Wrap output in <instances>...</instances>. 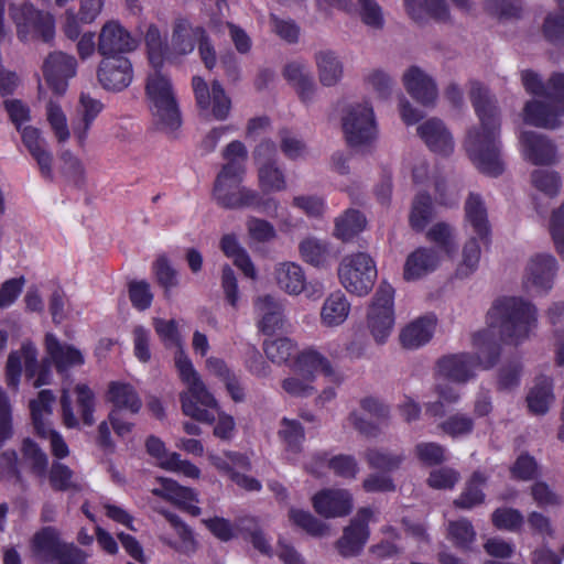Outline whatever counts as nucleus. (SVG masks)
<instances>
[{
  "mask_svg": "<svg viewBox=\"0 0 564 564\" xmlns=\"http://www.w3.org/2000/svg\"><path fill=\"white\" fill-rule=\"evenodd\" d=\"M243 177L245 175L238 173L219 171L213 187V199L218 206L226 209H242L260 205V193L242 185Z\"/></svg>",
  "mask_w": 564,
  "mask_h": 564,
  "instance_id": "nucleus-10",
  "label": "nucleus"
},
{
  "mask_svg": "<svg viewBox=\"0 0 564 564\" xmlns=\"http://www.w3.org/2000/svg\"><path fill=\"white\" fill-rule=\"evenodd\" d=\"M258 327L264 334H273L283 326V306L271 295L259 296L256 301Z\"/></svg>",
  "mask_w": 564,
  "mask_h": 564,
  "instance_id": "nucleus-33",
  "label": "nucleus"
},
{
  "mask_svg": "<svg viewBox=\"0 0 564 564\" xmlns=\"http://www.w3.org/2000/svg\"><path fill=\"white\" fill-rule=\"evenodd\" d=\"M54 400L55 397L52 391L42 390L39 392L37 398L30 402V410L36 434L41 438L48 441L54 457L63 459L68 456L69 448L63 436L53 430L50 423Z\"/></svg>",
  "mask_w": 564,
  "mask_h": 564,
  "instance_id": "nucleus-12",
  "label": "nucleus"
},
{
  "mask_svg": "<svg viewBox=\"0 0 564 564\" xmlns=\"http://www.w3.org/2000/svg\"><path fill=\"white\" fill-rule=\"evenodd\" d=\"M22 368H24L28 379H34L35 388L50 383L52 378L51 361L46 359L39 362L37 350L30 341L23 343L19 350L11 351L8 357L6 377L10 388L18 389Z\"/></svg>",
  "mask_w": 564,
  "mask_h": 564,
  "instance_id": "nucleus-7",
  "label": "nucleus"
},
{
  "mask_svg": "<svg viewBox=\"0 0 564 564\" xmlns=\"http://www.w3.org/2000/svg\"><path fill=\"white\" fill-rule=\"evenodd\" d=\"M174 362L178 377L186 387L180 394L183 413L198 422L213 423L215 415L209 412V409H218L217 400L209 392L183 349L176 351Z\"/></svg>",
  "mask_w": 564,
  "mask_h": 564,
  "instance_id": "nucleus-4",
  "label": "nucleus"
},
{
  "mask_svg": "<svg viewBox=\"0 0 564 564\" xmlns=\"http://www.w3.org/2000/svg\"><path fill=\"white\" fill-rule=\"evenodd\" d=\"M107 399L117 410H126L132 414L142 408V401L135 389L126 382L112 381L109 383Z\"/></svg>",
  "mask_w": 564,
  "mask_h": 564,
  "instance_id": "nucleus-40",
  "label": "nucleus"
},
{
  "mask_svg": "<svg viewBox=\"0 0 564 564\" xmlns=\"http://www.w3.org/2000/svg\"><path fill=\"white\" fill-rule=\"evenodd\" d=\"M538 326V308L520 296L496 300L487 313V327L473 335L474 355L462 352L444 356L437 362L440 377L465 383L477 368H492L501 354L500 343L520 345Z\"/></svg>",
  "mask_w": 564,
  "mask_h": 564,
  "instance_id": "nucleus-1",
  "label": "nucleus"
},
{
  "mask_svg": "<svg viewBox=\"0 0 564 564\" xmlns=\"http://www.w3.org/2000/svg\"><path fill=\"white\" fill-rule=\"evenodd\" d=\"M149 61L153 68H159L169 59V44L163 39L160 30L154 24H149L145 35Z\"/></svg>",
  "mask_w": 564,
  "mask_h": 564,
  "instance_id": "nucleus-47",
  "label": "nucleus"
},
{
  "mask_svg": "<svg viewBox=\"0 0 564 564\" xmlns=\"http://www.w3.org/2000/svg\"><path fill=\"white\" fill-rule=\"evenodd\" d=\"M558 270L557 260L550 253H538L530 258L525 267L523 286L528 292L547 293L554 284Z\"/></svg>",
  "mask_w": 564,
  "mask_h": 564,
  "instance_id": "nucleus-14",
  "label": "nucleus"
},
{
  "mask_svg": "<svg viewBox=\"0 0 564 564\" xmlns=\"http://www.w3.org/2000/svg\"><path fill=\"white\" fill-rule=\"evenodd\" d=\"M78 62L72 54L62 51L50 53L43 62L42 72L50 89L57 96H63L68 89V83L77 75Z\"/></svg>",
  "mask_w": 564,
  "mask_h": 564,
  "instance_id": "nucleus-13",
  "label": "nucleus"
},
{
  "mask_svg": "<svg viewBox=\"0 0 564 564\" xmlns=\"http://www.w3.org/2000/svg\"><path fill=\"white\" fill-rule=\"evenodd\" d=\"M447 536L455 546L467 551L476 539V532L471 523L466 519L451 521L447 528Z\"/></svg>",
  "mask_w": 564,
  "mask_h": 564,
  "instance_id": "nucleus-57",
  "label": "nucleus"
},
{
  "mask_svg": "<svg viewBox=\"0 0 564 564\" xmlns=\"http://www.w3.org/2000/svg\"><path fill=\"white\" fill-rule=\"evenodd\" d=\"M305 468L316 477L323 476L326 468H328L336 476L346 479H354L359 471L356 458L351 455L345 454L335 455L330 458L326 453L315 454L305 464Z\"/></svg>",
  "mask_w": 564,
  "mask_h": 564,
  "instance_id": "nucleus-22",
  "label": "nucleus"
},
{
  "mask_svg": "<svg viewBox=\"0 0 564 564\" xmlns=\"http://www.w3.org/2000/svg\"><path fill=\"white\" fill-rule=\"evenodd\" d=\"M357 11L361 21L373 29H381L384 24L382 9L375 0H352V10Z\"/></svg>",
  "mask_w": 564,
  "mask_h": 564,
  "instance_id": "nucleus-58",
  "label": "nucleus"
},
{
  "mask_svg": "<svg viewBox=\"0 0 564 564\" xmlns=\"http://www.w3.org/2000/svg\"><path fill=\"white\" fill-rule=\"evenodd\" d=\"M469 95L479 126L468 130L464 147L469 159L481 173L497 177L505 171L501 158L499 110L489 90L480 83H470Z\"/></svg>",
  "mask_w": 564,
  "mask_h": 564,
  "instance_id": "nucleus-3",
  "label": "nucleus"
},
{
  "mask_svg": "<svg viewBox=\"0 0 564 564\" xmlns=\"http://www.w3.org/2000/svg\"><path fill=\"white\" fill-rule=\"evenodd\" d=\"M263 350L273 364L282 365L290 360L296 350V345L286 337L265 340Z\"/></svg>",
  "mask_w": 564,
  "mask_h": 564,
  "instance_id": "nucleus-55",
  "label": "nucleus"
},
{
  "mask_svg": "<svg viewBox=\"0 0 564 564\" xmlns=\"http://www.w3.org/2000/svg\"><path fill=\"white\" fill-rule=\"evenodd\" d=\"M341 129L350 148L360 152L375 149L379 129L371 104L362 101L346 106L341 115Z\"/></svg>",
  "mask_w": 564,
  "mask_h": 564,
  "instance_id": "nucleus-5",
  "label": "nucleus"
},
{
  "mask_svg": "<svg viewBox=\"0 0 564 564\" xmlns=\"http://www.w3.org/2000/svg\"><path fill=\"white\" fill-rule=\"evenodd\" d=\"M436 401L425 403V412L433 417H441L446 413V406L455 404L460 399L459 391L449 383H437L434 388Z\"/></svg>",
  "mask_w": 564,
  "mask_h": 564,
  "instance_id": "nucleus-49",
  "label": "nucleus"
},
{
  "mask_svg": "<svg viewBox=\"0 0 564 564\" xmlns=\"http://www.w3.org/2000/svg\"><path fill=\"white\" fill-rule=\"evenodd\" d=\"M258 171V184L264 193L283 192L288 188L284 171L276 162H263Z\"/></svg>",
  "mask_w": 564,
  "mask_h": 564,
  "instance_id": "nucleus-44",
  "label": "nucleus"
},
{
  "mask_svg": "<svg viewBox=\"0 0 564 564\" xmlns=\"http://www.w3.org/2000/svg\"><path fill=\"white\" fill-rule=\"evenodd\" d=\"M533 187L545 196L554 197L562 188V178L555 171L534 170L531 173Z\"/></svg>",
  "mask_w": 564,
  "mask_h": 564,
  "instance_id": "nucleus-53",
  "label": "nucleus"
},
{
  "mask_svg": "<svg viewBox=\"0 0 564 564\" xmlns=\"http://www.w3.org/2000/svg\"><path fill=\"white\" fill-rule=\"evenodd\" d=\"M220 249L226 257L232 259L234 263L245 273L248 278H256V269L247 253L240 246L237 237L232 234L224 235L220 240Z\"/></svg>",
  "mask_w": 564,
  "mask_h": 564,
  "instance_id": "nucleus-43",
  "label": "nucleus"
},
{
  "mask_svg": "<svg viewBox=\"0 0 564 564\" xmlns=\"http://www.w3.org/2000/svg\"><path fill=\"white\" fill-rule=\"evenodd\" d=\"M278 436L283 444L286 459L290 462H296L303 451V443L305 440V433L302 424L296 420L283 417L280 421Z\"/></svg>",
  "mask_w": 564,
  "mask_h": 564,
  "instance_id": "nucleus-34",
  "label": "nucleus"
},
{
  "mask_svg": "<svg viewBox=\"0 0 564 564\" xmlns=\"http://www.w3.org/2000/svg\"><path fill=\"white\" fill-rule=\"evenodd\" d=\"M553 401L552 382L546 377L539 379L527 397L530 411L536 415L545 414Z\"/></svg>",
  "mask_w": 564,
  "mask_h": 564,
  "instance_id": "nucleus-45",
  "label": "nucleus"
},
{
  "mask_svg": "<svg viewBox=\"0 0 564 564\" xmlns=\"http://www.w3.org/2000/svg\"><path fill=\"white\" fill-rule=\"evenodd\" d=\"M318 78L323 86H335L343 77L344 67L335 52L317 51L314 55Z\"/></svg>",
  "mask_w": 564,
  "mask_h": 564,
  "instance_id": "nucleus-41",
  "label": "nucleus"
},
{
  "mask_svg": "<svg viewBox=\"0 0 564 564\" xmlns=\"http://www.w3.org/2000/svg\"><path fill=\"white\" fill-rule=\"evenodd\" d=\"M549 229L556 252L564 260V202L552 212L549 221Z\"/></svg>",
  "mask_w": 564,
  "mask_h": 564,
  "instance_id": "nucleus-64",
  "label": "nucleus"
},
{
  "mask_svg": "<svg viewBox=\"0 0 564 564\" xmlns=\"http://www.w3.org/2000/svg\"><path fill=\"white\" fill-rule=\"evenodd\" d=\"M520 144L524 159L534 165H551L556 162V148L544 134L523 131Z\"/></svg>",
  "mask_w": 564,
  "mask_h": 564,
  "instance_id": "nucleus-23",
  "label": "nucleus"
},
{
  "mask_svg": "<svg viewBox=\"0 0 564 564\" xmlns=\"http://www.w3.org/2000/svg\"><path fill=\"white\" fill-rule=\"evenodd\" d=\"M68 543L59 539V533L52 527L44 528L33 538V551L45 561H55Z\"/></svg>",
  "mask_w": 564,
  "mask_h": 564,
  "instance_id": "nucleus-42",
  "label": "nucleus"
},
{
  "mask_svg": "<svg viewBox=\"0 0 564 564\" xmlns=\"http://www.w3.org/2000/svg\"><path fill=\"white\" fill-rule=\"evenodd\" d=\"M480 260V246L476 238H470L463 248V260L457 268L460 278L468 276L476 271Z\"/></svg>",
  "mask_w": 564,
  "mask_h": 564,
  "instance_id": "nucleus-63",
  "label": "nucleus"
},
{
  "mask_svg": "<svg viewBox=\"0 0 564 564\" xmlns=\"http://www.w3.org/2000/svg\"><path fill=\"white\" fill-rule=\"evenodd\" d=\"M10 11L17 25L18 36L22 42L35 39L48 42L53 39L55 31L52 14L36 10L26 1L12 3Z\"/></svg>",
  "mask_w": 564,
  "mask_h": 564,
  "instance_id": "nucleus-11",
  "label": "nucleus"
},
{
  "mask_svg": "<svg viewBox=\"0 0 564 564\" xmlns=\"http://www.w3.org/2000/svg\"><path fill=\"white\" fill-rule=\"evenodd\" d=\"M437 319L432 314L412 321L400 333L401 345L408 349H417L424 346L432 339Z\"/></svg>",
  "mask_w": 564,
  "mask_h": 564,
  "instance_id": "nucleus-28",
  "label": "nucleus"
},
{
  "mask_svg": "<svg viewBox=\"0 0 564 564\" xmlns=\"http://www.w3.org/2000/svg\"><path fill=\"white\" fill-rule=\"evenodd\" d=\"M175 530L180 542L171 544L176 551L184 554H192L196 551L197 542L193 531L186 525L178 516L166 510H160Z\"/></svg>",
  "mask_w": 564,
  "mask_h": 564,
  "instance_id": "nucleus-50",
  "label": "nucleus"
},
{
  "mask_svg": "<svg viewBox=\"0 0 564 564\" xmlns=\"http://www.w3.org/2000/svg\"><path fill=\"white\" fill-rule=\"evenodd\" d=\"M408 94L423 106H433L438 97L434 78L416 65L410 66L402 75Z\"/></svg>",
  "mask_w": 564,
  "mask_h": 564,
  "instance_id": "nucleus-20",
  "label": "nucleus"
},
{
  "mask_svg": "<svg viewBox=\"0 0 564 564\" xmlns=\"http://www.w3.org/2000/svg\"><path fill=\"white\" fill-rule=\"evenodd\" d=\"M465 221L480 239L486 240L488 238L490 226L487 207L480 195L469 194L465 203Z\"/></svg>",
  "mask_w": 564,
  "mask_h": 564,
  "instance_id": "nucleus-39",
  "label": "nucleus"
},
{
  "mask_svg": "<svg viewBox=\"0 0 564 564\" xmlns=\"http://www.w3.org/2000/svg\"><path fill=\"white\" fill-rule=\"evenodd\" d=\"M293 371L313 381L318 372L337 386L344 381L340 370L323 352L314 347L305 348L296 355Z\"/></svg>",
  "mask_w": 564,
  "mask_h": 564,
  "instance_id": "nucleus-15",
  "label": "nucleus"
},
{
  "mask_svg": "<svg viewBox=\"0 0 564 564\" xmlns=\"http://www.w3.org/2000/svg\"><path fill=\"white\" fill-rule=\"evenodd\" d=\"M145 91L158 128L175 131L181 126V116L170 78L154 68L148 76Z\"/></svg>",
  "mask_w": 564,
  "mask_h": 564,
  "instance_id": "nucleus-6",
  "label": "nucleus"
},
{
  "mask_svg": "<svg viewBox=\"0 0 564 564\" xmlns=\"http://www.w3.org/2000/svg\"><path fill=\"white\" fill-rule=\"evenodd\" d=\"M366 227V218L357 210L348 209L335 220L334 235L336 238L348 241L362 231Z\"/></svg>",
  "mask_w": 564,
  "mask_h": 564,
  "instance_id": "nucleus-48",
  "label": "nucleus"
},
{
  "mask_svg": "<svg viewBox=\"0 0 564 564\" xmlns=\"http://www.w3.org/2000/svg\"><path fill=\"white\" fill-rule=\"evenodd\" d=\"M299 252L303 261L315 268H327L335 258L330 243L313 236L300 241Z\"/></svg>",
  "mask_w": 564,
  "mask_h": 564,
  "instance_id": "nucleus-37",
  "label": "nucleus"
},
{
  "mask_svg": "<svg viewBox=\"0 0 564 564\" xmlns=\"http://www.w3.org/2000/svg\"><path fill=\"white\" fill-rule=\"evenodd\" d=\"M193 89L200 109H210L217 120H225L228 117L231 101L218 82H213L209 87L203 78L194 77Z\"/></svg>",
  "mask_w": 564,
  "mask_h": 564,
  "instance_id": "nucleus-18",
  "label": "nucleus"
},
{
  "mask_svg": "<svg viewBox=\"0 0 564 564\" xmlns=\"http://www.w3.org/2000/svg\"><path fill=\"white\" fill-rule=\"evenodd\" d=\"M102 110L104 104L99 99L91 97L88 93H80L76 117L72 124L74 139L79 148L85 147L89 131Z\"/></svg>",
  "mask_w": 564,
  "mask_h": 564,
  "instance_id": "nucleus-21",
  "label": "nucleus"
},
{
  "mask_svg": "<svg viewBox=\"0 0 564 564\" xmlns=\"http://www.w3.org/2000/svg\"><path fill=\"white\" fill-rule=\"evenodd\" d=\"M427 239L434 242L441 251L453 256L457 250V242L453 228L445 223H437L426 234Z\"/></svg>",
  "mask_w": 564,
  "mask_h": 564,
  "instance_id": "nucleus-54",
  "label": "nucleus"
},
{
  "mask_svg": "<svg viewBox=\"0 0 564 564\" xmlns=\"http://www.w3.org/2000/svg\"><path fill=\"white\" fill-rule=\"evenodd\" d=\"M417 134L434 153L449 155L454 151L452 133L441 119L425 120L417 127Z\"/></svg>",
  "mask_w": 564,
  "mask_h": 564,
  "instance_id": "nucleus-26",
  "label": "nucleus"
},
{
  "mask_svg": "<svg viewBox=\"0 0 564 564\" xmlns=\"http://www.w3.org/2000/svg\"><path fill=\"white\" fill-rule=\"evenodd\" d=\"M21 131L23 144L26 147L31 156L35 160L40 173L44 178H53V154L47 148L42 132L34 127H24Z\"/></svg>",
  "mask_w": 564,
  "mask_h": 564,
  "instance_id": "nucleus-27",
  "label": "nucleus"
},
{
  "mask_svg": "<svg viewBox=\"0 0 564 564\" xmlns=\"http://www.w3.org/2000/svg\"><path fill=\"white\" fill-rule=\"evenodd\" d=\"M153 494L172 501L191 516L197 517L202 513L197 506V494L191 488L180 486L172 479H163L161 488L154 489Z\"/></svg>",
  "mask_w": 564,
  "mask_h": 564,
  "instance_id": "nucleus-29",
  "label": "nucleus"
},
{
  "mask_svg": "<svg viewBox=\"0 0 564 564\" xmlns=\"http://www.w3.org/2000/svg\"><path fill=\"white\" fill-rule=\"evenodd\" d=\"M223 158L226 163L221 166L220 171L238 173V175L246 174L248 151L242 142L236 140L227 144L223 151Z\"/></svg>",
  "mask_w": 564,
  "mask_h": 564,
  "instance_id": "nucleus-51",
  "label": "nucleus"
},
{
  "mask_svg": "<svg viewBox=\"0 0 564 564\" xmlns=\"http://www.w3.org/2000/svg\"><path fill=\"white\" fill-rule=\"evenodd\" d=\"M486 478L481 473H475L466 485L465 490L460 497L455 500V505L459 508L470 509L476 505L484 501L485 495L482 492V486Z\"/></svg>",
  "mask_w": 564,
  "mask_h": 564,
  "instance_id": "nucleus-56",
  "label": "nucleus"
},
{
  "mask_svg": "<svg viewBox=\"0 0 564 564\" xmlns=\"http://www.w3.org/2000/svg\"><path fill=\"white\" fill-rule=\"evenodd\" d=\"M278 286L290 295H299L305 288L306 276L303 268L295 262H280L274 268Z\"/></svg>",
  "mask_w": 564,
  "mask_h": 564,
  "instance_id": "nucleus-38",
  "label": "nucleus"
},
{
  "mask_svg": "<svg viewBox=\"0 0 564 564\" xmlns=\"http://www.w3.org/2000/svg\"><path fill=\"white\" fill-rule=\"evenodd\" d=\"M76 403L82 420L86 425H93L95 422L94 411L96 408V397L94 391L86 384L79 383L75 387Z\"/></svg>",
  "mask_w": 564,
  "mask_h": 564,
  "instance_id": "nucleus-61",
  "label": "nucleus"
},
{
  "mask_svg": "<svg viewBox=\"0 0 564 564\" xmlns=\"http://www.w3.org/2000/svg\"><path fill=\"white\" fill-rule=\"evenodd\" d=\"M46 120L57 143L65 144L70 139V129L62 106L50 99L46 104Z\"/></svg>",
  "mask_w": 564,
  "mask_h": 564,
  "instance_id": "nucleus-46",
  "label": "nucleus"
},
{
  "mask_svg": "<svg viewBox=\"0 0 564 564\" xmlns=\"http://www.w3.org/2000/svg\"><path fill=\"white\" fill-rule=\"evenodd\" d=\"M97 77L105 89L121 91L132 83V64L124 56L104 57L98 66Z\"/></svg>",
  "mask_w": 564,
  "mask_h": 564,
  "instance_id": "nucleus-17",
  "label": "nucleus"
},
{
  "mask_svg": "<svg viewBox=\"0 0 564 564\" xmlns=\"http://www.w3.org/2000/svg\"><path fill=\"white\" fill-rule=\"evenodd\" d=\"M408 15L416 23L423 24L430 19L445 21L448 8L445 0H403Z\"/></svg>",
  "mask_w": 564,
  "mask_h": 564,
  "instance_id": "nucleus-36",
  "label": "nucleus"
},
{
  "mask_svg": "<svg viewBox=\"0 0 564 564\" xmlns=\"http://www.w3.org/2000/svg\"><path fill=\"white\" fill-rule=\"evenodd\" d=\"M289 518L293 524L306 531L314 536H322L326 534L328 527L322 521L317 520L311 512L301 509H291Z\"/></svg>",
  "mask_w": 564,
  "mask_h": 564,
  "instance_id": "nucleus-59",
  "label": "nucleus"
},
{
  "mask_svg": "<svg viewBox=\"0 0 564 564\" xmlns=\"http://www.w3.org/2000/svg\"><path fill=\"white\" fill-rule=\"evenodd\" d=\"M372 516L373 512L369 508H362L357 512L337 542L340 555L350 557L361 552L369 538L368 523Z\"/></svg>",
  "mask_w": 564,
  "mask_h": 564,
  "instance_id": "nucleus-19",
  "label": "nucleus"
},
{
  "mask_svg": "<svg viewBox=\"0 0 564 564\" xmlns=\"http://www.w3.org/2000/svg\"><path fill=\"white\" fill-rule=\"evenodd\" d=\"M138 45V39L118 21L106 22L99 32L98 53L102 57L123 56L122 54L134 51Z\"/></svg>",
  "mask_w": 564,
  "mask_h": 564,
  "instance_id": "nucleus-16",
  "label": "nucleus"
},
{
  "mask_svg": "<svg viewBox=\"0 0 564 564\" xmlns=\"http://www.w3.org/2000/svg\"><path fill=\"white\" fill-rule=\"evenodd\" d=\"M351 304L341 291L330 293L323 302L319 312L321 324L327 328L341 326L348 318Z\"/></svg>",
  "mask_w": 564,
  "mask_h": 564,
  "instance_id": "nucleus-32",
  "label": "nucleus"
},
{
  "mask_svg": "<svg viewBox=\"0 0 564 564\" xmlns=\"http://www.w3.org/2000/svg\"><path fill=\"white\" fill-rule=\"evenodd\" d=\"M555 1L561 11L549 13L542 26L543 36L553 44L564 41V0ZM521 79L527 93L538 97L525 104L524 122L539 128H556L564 116V74H554L544 84L539 74L527 69L521 73Z\"/></svg>",
  "mask_w": 564,
  "mask_h": 564,
  "instance_id": "nucleus-2",
  "label": "nucleus"
},
{
  "mask_svg": "<svg viewBox=\"0 0 564 564\" xmlns=\"http://www.w3.org/2000/svg\"><path fill=\"white\" fill-rule=\"evenodd\" d=\"M45 346L50 359L55 364L59 372L84 364V356L77 348L67 344H61L52 334L46 335Z\"/></svg>",
  "mask_w": 564,
  "mask_h": 564,
  "instance_id": "nucleus-35",
  "label": "nucleus"
},
{
  "mask_svg": "<svg viewBox=\"0 0 564 564\" xmlns=\"http://www.w3.org/2000/svg\"><path fill=\"white\" fill-rule=\"evenodd\" d=\"M434 216V207L430 195L419 193L412 203L410 225L415 230H423Z\"/></svg>",
  "mask_w": 564,
  "mask_h": 564,
  "instance_id": "nucleus-52",
  "label": "nucleus"
},
{
  "mask_svg": "<svg viewBox=\"0 0 564 564\" xmlns=\"http://www.w3.org/2000/svg\"><path fill=\"white\" fill-rule=\"evenodd\" d=\"M365 84L378 98L388 99L393 88V79L382 69H370L365 74Z\"/></svg>",
  "mask_w": 564,
  "mask_h": 564,
  "instance_id": "nucleus-60",
  "label": "nucleus"
},
{
  "mask_svg": "<svg viewBox=\"0 0 564 564\" xmlns=\"http://www.w3.org/2000/svg\"><path fill=\"white\" fill-rule=\"evenodd\" d=\"M375 260L366 252L345 256L338 265V279L343 288L350 294L366 296L377 280Z\"/></svg>",
  "mask_w": 564,
  "mask_h": 564,
  "instance_id": "nucleus-9",
  "label": "nucleus"
},
{
  "mask_svg": "<svg viewBox=\"0 0 564 564\" xmlns=\"http://www.w3.org/2000/svg\"><path fill=\"white\" fill-rule=\"evenodd\" d=\"M203 34V28L193 26L186 19H176L173 24L167 61L191 54Z\"/></svg>",
  "mask_w": 564,
  "mask_h": 564,
  "instance_id": "nucleus-25",
  "label": "nucleus"
},
{
  "mask_svg": "<svg viewBox=\"0 0 564 564\" xmlns=\"http://www.w3.org/2000/svg\"><path fill=\"white\" fill-rule=\"evenodd\" d=\"M366 459L371 468L391 471L400 466L403 460V456L373 448L367 451Z\"/></svg>",
  "mask_w": 564,
  "mask_h": 564,
  "instance_id": "nucleus-62",
  "label": "nucleus"
},
{
  "mask_svg": "<svg viewBox=\"0 0 564 564\" xmlns=\"http://www.w3.org/2000/svg\"><path fill=\"white\" fill-rule=\"evenodd\" d=\"M394 324V289L382 282L368 305L366 326L373 340L383 345L392 334Z\"/></svg>",
  "mask_w": 564,
  "mask_h": 564,
  "instance_id": "nucleus-8",
  "label": "nucleus"
},
{
  "mask_svg": "<svg viewBox=\"0 0 564 564\" xmlns=\"http://www.w3.org/2000/svg\"><path fill=\"white\" fill-rule=\"evenodd\" d=\"M283 75L296 89L300 99L304 104L313 101L317 88L307 64L301 61L291 62L285 65Z\"/></svg>",
  "mask_w": 564,
  "mask_h": 564,
  "instance_id": "nucleus-30",
  "label": "nucleus"
},
{
  "mask_svg": "<svg viewBox=\"0 0 564 564\" xmlns=\"http://www.w3.org/2000/svg\"><path fill=\"white\" fill-rule=\"evenodd\" d=\"M312 502L324 518L345 517L352 509V497L346 489H324L313 497Z\"/></svg>",
  "mask_w": 564,
  "mask_h": 564,
  "instance_id": "nucleus-24",
  "label": "nucleus"
},
{
  "mask_svg": "<svg viewBox=\"0 0 564 564\" xmlns=\"http://www.w3.org/2000/svg\"><path fill=\"white\" fill-rule=\"evenodd\" d=\"M441 258L432 248H417L410 253L404 263L403 276L406 281L419 280L433 272L440 264Z\"/></svg>",
  "mask_w": 564,
  "mask_h": 564,
  "instance_id": "nucleus-31",
  "label": "nucleus"
}]
</instances>
